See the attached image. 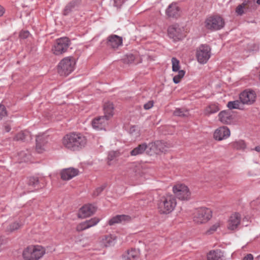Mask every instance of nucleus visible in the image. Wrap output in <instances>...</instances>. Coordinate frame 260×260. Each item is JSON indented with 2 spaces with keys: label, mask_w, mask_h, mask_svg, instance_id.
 <instances>
[{
  "label": "nucleus",
  "mask_w": 260,
  "mask_h": 260,
  "mask_svg": "<svg viewBox=\"0 0 260 260\" xmlns=\"http://www.w3.org/2000/svg\"><path fill=\"white\" fill-rule=\"evenodd\" d=\"M86 143V137L80 133H72L67 134L62 139L63 146L72 151L80 150L85 146Z\"/></svg>",
  "instance_id": "1"
},
{
  "label": "nucleus",
  "mask_w": 260,
  "mask_h": 260,
  "mask_svg": "<svg viewBox=\"0 0 260 260\" xmlns=\"http://www.w3.org/2000/svg\"><path fill=\"white\" fill-rule=\"evenodd\" d=\"M45 253V249L42 246L31 245L24 249L22 256L25 260H39Z\"/></svg>",
  "instance_id": "2"
},
{
  "label": "nucleus",
  "mask_w": 260,
  "mask_h": 260,
  "mask_svg": "<svg viewBox=\"0 0 260 260\" xmlns=\"http://www.w3.org/2000/svg\"><path fill=\"white\" fill-rule=\"evenodd\" d=\"M75 59L73 57H66L61 60L57 66V71L60 76H67L75 69Z\"/></svg>",
  "instance_id": "3"
},
{
  "label": "nucleus",
  "mask_w": 260,
  "mask_h": 260,
  "mask_svg": "<svg viewBox=\"0 0 260 260\" xmlns=\"http://www.w3.org/2000/svg\"><path fill=\"white\" fill-rule=\"evenodd\" d=\"M176 204V198L173 195H167L162 197L158 203L159 212L161 214H169L173 211Z\"/></svg>",
  "instance_id": "4"
},
{
  "label": "nucleus",
  "mask_w": 260,
  "mask_h": 260,
  "mask_svg": "<svg viewBox=\"0 0 260 260\" xmlns=\"http://www.w3.org/2000/svg\"><path fill=\"white\" fill-rule=\"evenodd\" d=\"M212 217L211 210L207 208L201 207L194 212L193 214V221L197 224L206 223Z\"/></svg>",
  "instance_id": "5"
},
{
  "label": "nucleus",
  "mask_w": 260,
  "mask_h": 260,
  "mask_svg": "<svg viewBox=\"0 0 260 260\" xmlns=\"http://www.w3.org/2000/svg\"><path fill=\"white\" fill-rule=\"evenodd\" d=\"M71 44L70 39L63 37L56 40V43L52 47V51L56 55H60L66 52Z\"/></svg>",
  "instance_id": "6"
},
{
  "label": "nucleus",
  "mask_w": 260,
  "mask_h": 260,
  "mask_svg": "<svg viewBox=\"0 0 260 260\" xmlns=\"http://www.w3.org/2000/svg\"><path fill=\"white\" fill-rule=\"evenodd\" d=\"M205 26L207 29L218 30L224 25V21L219 16H212L207 18L205 21Z\"/></svg>",
  "instance_id": "7"
},
{
  "label": "nucleus",
  "mask_w": 260,
  "mask_h": 260,
  "mask_svg": "<svg viewBox=\"0 0 260 260\" xmlns=\"http://www.w3.org/2000/svg\"><path fill=\"white\" fill-rule=\"evenodd\" d=\"M211 56V48L206 44L201 45L197 50L196 56L198 61L204 64L207 62Z\"/></svg>",
  "instance_id": "8"
},
{
  "label": "nucleus",
  "mask_w": 260,
  "mask_h": 260,
  "mask_svg": "<svg viewBox=\"0 0 260 260\" xmlns=\"http://www.w3.org/2000/svg\"><path fill=\"white\" fill-rule=\"evenodd\" d=\"M173 191L177 198L180 200H188L190 198L188 188L183 184H177L173 188Z\"/></svg>",
  "instance_id": "9"
},
{
  "label": "nucleus",
  "mask_w": 260,
  "mask_h": 260,
  "mask_svg": "<svg viewBox=\"0 0 260 260\" xmlns=\"http://www.w3.org/2000/svg\"><path fill=\"white\" fill-rule=\"evenodd\" d=\"M256 96L254 91L245 90L240 93L239 99L242 104L251 105L255 102Z\"/></svg>",
  "instance_id": "10"
},
{
  "label": "nucleus",
  "mask_w": 260,
  "mask_h": 260,
  "mask_svg": "<svg viewBox=\"0 0 260 260\" xmlns=\"http://www.w3.org/2000/svg\"><path fill=\"white\" fill-rule=\"evenodd\" d=\"M168 32L170 38H172L175 41L180 40L183 38L182 29L177 25H173L169 27Z\"/></svg>",
  "instance_id": "11"
},
{
  "label": "nucleus",
  "mask_w": 260,
  "mask_h": 260,
  "mask_svg": "<svg viewBox=\"0 0 260 260\" xmlns=\"http://www.w3.org/2000/svg\"><path fill=\"white\" fill-rule=\"evenodd\" d=\"M96 211V208L91 204L85 205L80 208L78 217L85 218L93 215Z\"/></svg>",
  "instance_id": "12"
},
{
  "label": "nucleus",
  "mask_w": 260,
  "mask_h": 260,
  "mask_svg": "<svg viewBox=\"0 0 260 260\" xmlns=\"http://www.w3.org/2000/svg\"><path fill=\"white\" fill-rule=\"evenodd\" d=\"M230 129L225 126H221L216 129L214 133V138L216 140L221 141L230 136Z\"/></svg>",
  "instance_id": "13"
},
{
  "label": "nucleus",
  "mask_w": 260,
  "mask_h": 260,
  "mask_svg": "<svg viewBox=\"0 0 260 260\" xmlns=\"http://www.w3.org/2000/svg\"><path fill=\"white\" fill-rule=\"evenodd\" d=\"M122 38L116 35H111L107 38V45L113 49H117L122 44Z\"/></svg>",
  "instance_id": "14"
},
{
  "label": "nucleus",
  "mask_w": 260,
  "mask_h": 260,
  "mask_svg": "<svg viewBox=\"0 0 260 260\" xmlns=\"http://www.w3.org/2000/svg\"><path fill=\"white\" fill-rule=\"evenodd\" d=\"M79 174V170L74 168H69L62 170L60 173L61 178L63 180H69L76 176Z\"/></svg>",
  "instance_id": "15"
},
{
  "label": "nucleus",
  "mask_w": 260,
  "mask_h": 260,
  "mask_svg": "<svg viewBox=\"0 0 260 260\" xmlns=\"http://www.w3.org/2000/svg\"><path fill=\"white\" fill-rule=\"evenodd\" d=\"M241 215L238 213H235L232 215L228 222V228L229 230H234L240 224Z\"/></svg>",
  "instance_id": "16"
},
{
  "label": "nucleus",
  "mask_w": 260,
  "mask_h": 260,
  "mask_svg": "<svg viewBox=\"0 0 260 260\" xmlns=\"http://www.w3.org/2000/svg\"><path fill=\"white\" fill-rule=\"evenodd\" d=\"M81 4V0H72L68 3L63 11V15H68L76 8L79 7Z\"/></svg>",
  "instance_id": "17"
},
{
  "label": "nucleus",
  "mask_w": 260,
  "mask_h": 260,
  "mask_svg": "<svg viewBox=\"0 0 260 260\" xmlns=\"http://www.w3.org/2000/svg\"><path fill=\"white\" fill-rule=\"evenodd\" d=\"M220 121L223 124H230L233 121V118L231 112L229 110H223L218 114Z\"/></svg>",
  "instance_id": "18"
},
{
  "label": "nucleus",
  "mask_w": 260,
  "mask_h": 260,
  "mask_svg": "<svg viewBox=\"0 0 260 260\" xmlns=\"http://www.w3.org/2000/svg\"><path fill=\"white\" fill-rule=\"evenodd\" d=\"M131 220V217L127 215H117L111 218L108 221V224L110 225H113L117 223H120L123 222L129 221Z\"/></svg>",
  "instance_id": "19"
},
{
  "label": "nucleus",
  "mask_w": 260,
  "mask_h": 260,
  "mask_svg": "<svg viewBox=\"0 0 260 260\" xmlns=\"http://www.w3.org/2000/svg\"><path fill=\"white\" fill-rule=\"evenodd\" d=\"M109 120L106 118V116H103L94 119L92 121V125L93 127L96 129H102Z\"/></svg>",
  "instance_id": "20"
},
{
  "label": "nucleus",
  "mask_w": 260,
  "mask_h": 260,
  "mask_svg": "<svg viewBox=\"0 0 260 260\" xmlns=\"http://www.w3.org/2000/svg\"><path fill=\"white\" fill-rule=\"evenodd\" d=\"M36 150L38 153H42L44 150V146L47 143V137L44 135L37 136L36 139Z\"/></svg>",
  "instance_id": "21"
},
{
  "label": "nucleus",
  "mask_w": 260,
  "mask_h": 260,
  "mask_svg": "<svg viewBox=\"0 0 260 260\" xmlns=\"http://www.w3.org/2000/svg\"><path fill=\"white\" fill-rule=\"evenodd\" d=\"M13 139L15 141H28L31 139V135L28 131H23L17 134Z\"/></svg>",
  "instance_id": "22"
},
{
  "label": "nucleus",
  "mask_w": 260,
  "mask_h": 260,
  "mask_svg": "<svg viewBox=\"0 0 260 260\" xmlns=\"http://www.w3.org/2000/svg\"><path fill=\"white\" fill-rule=\"evenodd\" d=\"M139 251L136 249H131L127 250V252L123 254L122 258L123 260H136L139 257Z\"/></svg>",
  "instance_id": "23"
},
{
  "label": "nucleus",
  "mask_w": 260,
  "mask_h": 260,
  "mask_svg": "<svg viewBox=\"0 0 260 260\" xmlns=\"http://www.w3.org/2000/svg\"><path fill=\"white\" fill-rule=\"evenodd\" d=\"M179 8L175 4H171L166 10V14L169 17L177 18L179 16Z\"/></svg>",
  "instance_id": "24"
},
{
  "label": "nucleus",
  "mask_w": 260,
  "mask_h": 260,
  "mask_svg": "<svg viewBox=\"0 0 260 260\" xmlns=\"http://www.w3.org/2000/svg\"><path fill=\"white\" fill-rule=\"evenodd\" d=\"M23 224L20 221H14L9 224L5 229V232L8 233H12L20 229Z\"/></svg>",
  "instance_id": "25"
},
{
  "label": "nucleus",
  "mask_w": 260,
  "mask_h": 260,
  "mask_svg": "<svg viewBox=\"0 0 260 260\" xmlns=\"http://www.w3.org/2000/svg\"><path fill=\"white\" fill-rule=\"evenodd\" d=\"M223 253L220 250L217 249L210 251L207 254L208 260H221Z\"/></svg>",
  "instance_id": "26"
},
{
  "label": "nucleus",
  "mask_w": 260,
  "mask_h": 260,
  "mask_svg": "<svg viewBox=\"0 0 260 260\" xmlns=\"http://www.w3.org/2000/svg\"><path fill=\"white\" fill-rule=\"evenodd\" d=\"M113 110L114 106L112 103L109 102L106 103L104 105V111L105 113L104 116H106V118H108V119H109V118L113 115Z\"/></svg>",
  "instance_id": "27"
},
{
  "label": "nucleus",
  "mask_w": 260,
  "mask_h": 260,
  "mask_svg": "<svg viewBox=\"0 0 260 260\" xmlns=\"http://www.w3.org/2000/svg\"><path fill=\"white\" fill-rule=\"evenodd\" d=\"M146 150H147L146 143H143L133 149L131 151L130 154L132 156L140 155L143 154Z\"/></svg>",
  "instance_id": "28"
},
{
  "label": "nucleus",
  "mask_w": 260,
  "mask_h": 260,
  "mask_svg": "<svg viewBox=\"0 0 260 260\" xmlns=\"http://www.w3.org/2000/svg\"><path fill=\"white\" fill-rule=\"evenodd\" d=\"M27 185L30 187L29 189L31 191L39 188V180L37 177H30L28 178Z\"/></svg>",
  "instance_id": "29"
},
{
  "label": "nucleus",
  "mask_w": 260,
  "mask_h": 260,
  "mask_svg": "<svg viewBox=\"0 0 260 260\" xmlns=\"http://www.w3.org/2000/svg\"><path fill=\"white\" fill-rule=\"evenodd\" d=\"M156 145L158 154L160 152H164L167 151V148L171 147V144L161 141H156Z\"/></svg>",
  "instance_id": "30"
},
{
  "label": "nucleus",
  "mask_w": 260,
  "mask_h": 260,
  "mask_svg": "<svg viewBox=\"0 0 260 260\" xmlns=\"http://www.w3.org/2000/svg\"><path fill=\"white\" fill-rule=\"evenodd\" d=\"M254 0H248L244 2L245 12H251L257 9V6Z\"/></svg>",
  "instance_id": "31"
},
{
  "label": "nucleus",
  "mask_w": 260,
  "mask_h": 260,
  "mask_svg": "<svg viewBox=\"0 0 260 260\" xmlns=\"http://www.w3.org/2000/svg\"><path fill=\"white\" fill-rule=\"evenodd\" d=\"M115 238L112 235H106L102 239V243L106 247L111 246L114 244Z\"/></svg>",
  "instance_id": "32"
},
{
  "label": "nucleus",
  "mask_w": 260,
  "mask_h": 260,
  "mask_svg": "<svg viewBox=\"0 0 260 260\" xmlns=\"http://www.w3.org/2000/svg\"><path fill=\"white\" fill-rule=\"evenodd\" d=\"M146 151L148 154L152 155L154 154H158L155 141L149 143L148 145L146 144Z\"/></svg>",
  "instance_id": "33"
},
{
  "label": "nucleus",
  "mask_w": 260,
  "mask_h": 260,
  "mask_svg": "<svg viewBox=\"0 0 260 260\" xmlns=\"http://www.w3.org/2000/svg\"><path fill=\"white\" fill-rule=\"evenodd\" d=\"M219 110L220 108L218 105L216 104H211L206 108L205 113L206 115H210L217 112Z\"/></svg>",
  "instance_id": "34"
},
{
  "label": "nucleus",
  "mask_w": 260,
  "mask_h": 260,
  "mask_svg": "<svg viewBox=\"0 0 260 260\" xmlns=\"http://www.w3.org/2000/svg\"><path fill=\"white\" fill-rule=\"evenodd\" d=\"M242 104L240 101L236 100L234 101H230L228 102L227 107L230 110L234 109H241Z\"/></svg>",
  "instance_id": "35"
},
{
  "label": "nucleus",
  "mask_w": 260,
  "mask_h": 260,
  "mask_svg": "<svg viewBox=\"0 0 260 260\" xmlns=\"http://www.w3.org/2000/svg\"><path fill=\"white\" fill-rule=\"evenodd\" d=\"M230 145L233 148L237 150L244 149L246 147V144L243 140L232 142Z\"/></svg>",
  "instance_id": "36"
},
{
  "label": "nucleus",
  "mask_w": 260,
  "mask_h": 260,
  "mask_svg": "<svg viewBox=\"0 0 260 260\" xmlns=\"http://www.w3.org/2000/svg\"><path fill=\"white\" fill-rule=\"evenodd\" d=\"M173 114L176 116H179L182 117H187L189 115L188 111L183 109L177 108L174 111Z\"/></svg>",
  "instance_id": "37"
},
{
  "label": "nucleus",
  "mask_w": 260,
  "mask_h": 260,
  "mask_svg": "<svg viewBox=\"0 0 260 260\" xmlns=\"http://www.w3.org/2000/svg\"><path fill=\"white\" fill-rule=\"evenodd\" d=\"M122 60L124 63L129 64L135 62L136 57L133 54H128L124 57Z\"/></svg>",
  "instance_id": "38"
},
{
  "label": "nucleus",
  "mask_w": 260,
  "mask_h": 260,
  "mask_svg": "<svg viewBox=\"0 0 260 260\" xmlns=\"http://www.w3.org/2000/svg\"><path fill=\"white\" fill-rule=\"evenodd\" d=\"M172 71L173 72H179L180 71V65H179V60L177 59L176 57H173L172 58Z\"/></svg>",
  "instance_id": "39"
},
{
  "label": "nucleus",
  "mask_w": 260,
  "mask_h": 260,
  "mask_svg": "<svg viewBox=\"0 0 260 260\" xmlns=\"http://www.w3.org/2000/svg\"><path fill=\"white\" fill-rule=\"evenodd\" d=\"M185 75V71L184 70L179 71L178 75L175 76L173 77V82L175 84H177L180 82V79H182Z\"/></svg>",
  "instance_id": "40"
},
{
  "label": "nucleus",
  "mask_w": 260,
  "mask_h": 260,
  "mask_svg": "<svg viewBox=\"0 0 260 260\" xmlns=\"http://www.w3.org/2000/svg\"><path fill=\"white\" fill-rule=\"evenodd\" d=\"M119 153L118 151H110L108 153V163L109 165H110L111 164L110 161L113 160L115 158L118 157L119 156Z\"/></svg>",
  "instance_id": "41"
},
{
  "label": "nucleus",
  "mask_w": 260,
  "mask_h": 260,
  "mask_svg": "<svg viewBox=\"0 0 260 260\" xmlns=\"http://www.w3.org/2000/svg\"><path fill=\"white\" fill-rule=\"evenodd\" d=\"M89 228V226L86 223V221L79 224L76 227V230L78 232H81Z\"/></svg>",
  "instance_id": "42"
},
{
  "label": "nucleus",
  "mask_w": 260,
  "mask_h": 260,
  "mask_svg": "<svg viewBox=\"0 0 260 260\" xmlns=\"http://www.w3.org/2000/svg\"><path fill=\"white\" fill-rule=\"evenodd\" d=\"M236 12L239 15H242L244 13H246L245 7V6L244 5V2L242 4L239 5L237 7Z\"/></svg>",
  "instance_id": "43"
},
{
  "label": "nucleus",
  "mask_w": 260,
  "mask_h": 260,
  "mask_svg": "<svg viewBox=\"0 0 260 260\" xmlns=\"http://www.w3.org/2000/svg\"><path fill=\"white\" fill-rule=\"evenodd\" d=\"M100 221L98 218L94 217L89 220H86V223L89 226V228L96 225Z\"/></svg>",
  "instance_id": "44"
},
{
  "label": "nucleus",
  "mask_w": 260,
  "mask_h": 260,
  "mask_svg": "<svg viewBox=\"0 0 260 260\" xmlns=\"http://www.w3.org/2000/svg\"><path fill=\"white\" fill-rule=\"evenodd\" d=\"M7 115V112L6 107L4 105L0 104V120Z\"/></svg>",
  "instance_id": "45"
},
{
  "label": "nucleus",
  "mask_w": 260,
  "mask_h": 260,
  "mask_svg": "<svg viewBox=\"0 0 260 260\" xmlns=\"http://www.w3.org/2000/svg\"><path fill=\"white\" fill-rule=\"evenodd\" d=\"M219 226V224L216 223L211 226V228L206 232L207 234H212L215 232Z\"/></svg>",
  "instance_id": "46"
},
{
  "label": "nucleus",
  "mask_w": 260,
  "mask_h": 260,
  "mask_svg": "<svg viewBox=\"0 0 260 260\" xmlns=\"http://www.w3.org/2000/svg\"><path fill=\"white\" fill-rule=\"evenodd\" d=\"M105 187H106L105 185H102V186L97 188L95 189V190L94 191L93 195L94 197L98 196L103 191V190L105 189Z\"/></svg>",
  "instance_id": "47"
},
{
  "label": "nucleus",
  "mask_w": 260,
  "mask_h": 260,
  "mask_svg": "<svg viewBox=\"0 0 260 260\" xmlns=\"http://www.w3.org/2000/svg\"><path fill=\"white\" fill-rule=\"evenodd\" d=\"M29 35V32L27 30L21 31L19 34V37L21 39H26Z\"/></svg>",
  "instance_id": "48"
},
{
  "label": "nucleus",
  "mask_w": 260,
  "mask_h": 260,
  "mask_svg": "<svg viewBox=\"0 0 260 260\" xmlns=\"http://www.w3.org/2000/svg\"><path fill=\"white\" fill-rule=\"evenodd\" d=\"M154 102L153 101H150L144 105V108L146 110H148L152 108L153 106Z\"/></svg>",
  "instance_id": "49"
},
{
  "label": "nucleus",
  "mask_w": 260,
  "mask_h": 260,
  "mask_svg": "<svg viewBox=\"0 0 260 260\" xmlns=\"http://www.w3.org/2000/svg\"><path fill=\"white\" fill-rule=\"evenodd\" d=\"M126 0H115L114 5L116 7L120 8Z\"/></svg>",
  "instance_id": "50"
},
{
  "label": "nucleus",
  "mask_w": 260,
  "mask_h": 260,
  "mask_svg": "<svg viewBox=\"0 0 260 260\" xmlns=\"http://www.w3.org/2000/svg\"><path fill=\"white\" fill-rule=\"evenodd\" d=\"M253 257L251 254H247L243 258V260H253Z\"/></svg>",
  "instance_id": "51"
},
{
  "label": "nucleus",
  "mask_w": 260,
  "mask_h": 260,
  "mask_svg": "<svg viewBox=\"0 0 260 260\" xmlns=\"http://www.w3.org/2000/svg\"><path fill=\"white\" fill-rule=\"evenodd\" d=\"M136 126H134H134H132L130 127V128H129V133H130V134H133L135 132V131L136 130Z\"/></svg>",
  "instance_id": "52"
},
{
  "label": "nucleus",
  "mask_w": 260,
  "mask_h": 260,
  "mask_svg": "<svg viewBox=\"0 0 260 260\" xmlns=\"http://www.w3.org/2000/svg\"><path fill=\"white\" fill-rule=\"evenodd\" d=\"M4 13V8L0 5V17H1Z\"/></svg>",
  "instance_id": "53"
},
{
  "label": "nucleus",
  "mask_w": 260,
  "mask_h": 260,
  "mask_svg": "<svg viewBox=\"0 0 260 260\" xmlns=\"http://www.w3.org/2000/svg\"><path fill=\"white\" fill-rule=\"evenodd\" d=\"M5 130L6 132H9L11 130V127L8 125H5Z\"/></svg>",
  "instance_id": "54"
},
{
  "label": "nucleus",
  "mask_w": 260,
  "mask_h": 260,
  "mask_svg": "<svg viewBox=\"0 0 260 260\" xmlns=\"http://www.w3.org/2000/svg\"><path fill=\"white\" fill-rule=\"evenodd\" d=\"M138 170H140V167H136L134 169V171L135 172L136 175L139 173V172H138Z\"/></svg>",
  "instance_id": "55"
},
{
  "label": "nucleus",
  "mask_w": 260,
  "mask_h": 260,
  "mask_svg": "<svg viewBox=\"0 0 260 260\" xmlns=\"http://www.w3.org/2000/svg\"><path fill=\"white\" fill-rule=\"evenodd\" d=\"M254 150L258 152H260V146H256L254 148Z\"/></svg>",
  "instance_id": "56"
},
{
  "label": "nucleus",
  "mask_w": 260,
  "mask_h": 260,
  "mask_svg": "<svg viewBox=\"0 0 260 260\" xmlns=\"http://www.w3.org/2000/svg\"><path fill=\"white\" fill-rule=\"evenodd\" d=\"M256 3H257V4L260 5V0H257Z\"/></svg>",
  "instance_id": "57"
}]
</instances>
